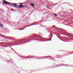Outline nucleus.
Returning a JSON list of instances; mask_svg holds the SVG:
<instances>
[{"label": "nucleus", "instance_id": "nucleus-1", "mask_svg": "<svg viewBox=\"0 0 73 73\" xmlns=\"http://www.w3.org/2000/svg\"><path fill=\"white\" fill-rule=\"evenodd\" d=\"M3 3L4 4H11V3L7 2L6 1H3Z\"/></svg>", "mask_w": 73, "mask_h": 73}, {"label": "nucleus", "instance_id": "nucleus-2", "mask_svg": "<svg viewBox=\"0 0 73 73\" xmlns=\"http://www.w3.org/2000/svg\"><path fill=\"white\" fill-rule=\"evenodd\" d=\"M24 7V5H21L18 6V8H23V7Z\"/></svg>", "mask_w": 73, "mask_h": 73}, {"label": "nucleus", "instance_id": "nucleus-3", "mask_svg": "<svg viewBox=\"0 0 73 73\" xmlns=\"http://www.w3.org/2000/svg\"><path fill=\"white\" fill-rule=\"evenodd\" d=\"M30 5L31 6H33V7H35V5L32 3H31Z\"/></svg>", "mask_w": 73, "mask_h": 73}, {"label": "nucleus", "instance_id": "nucleus-4", "mask_svg": "<svg viewBox=\"0 0 73 73\" xmlns=\"http://www.w3.org/2000/svg\"><path fill=\"white\" fill-rule=\"evenodd\" d=\"M13 4H14V6H16V7H17V4L14 3Z\"/></svg>", "mask_w": 73, "mask_h": 73}, {"label": "nucleus", "instance_id": "nucleus-5", "mask_svg": "<svg viewBox=\"0 0 73 73\" xmlns=\"http://www.w3.org/2000/svg\"><path fill=\"white\" fill-rule=\"evenodd\" d=\"M59 65H60L59 64H58V65H55V66H56V67H59Z\"/></svg>", "mask_w": 73, "mask_h": 73}, {"label": "nucleus", "instance_id": "nucleus-6", "mask_svg": "<svg viewBox=\"0 0 73 73\" xmlns=\"http://www.w3.org/2000/svg\"><path fill=\"white\" fill-rule=\"evenodd\" d=\"M0 26L1 27H3V25L1 24H0Z\"/></svg>", "mask_w": 73, "mask_h": 73}, {"label": "nucleus", "instance_id": "nucleus-7", "mask_svg": "<svg viewBox=\"0 0 73 73\" xmlns=\"http://www.w3.org/2000/svg\"><path fill=\"white\" fill-rule=\"evenodd\" d=\"M32 57H33V58H32ZM34 56H31V57H30V58H32V59H33V58H34Z\"/></svg>", "mask_w": 73, "mask_h": 73}, {"label": "nucleus", "instance_id": "nucleus-8", "mask_svg": "<svg viewBox=\"0 0 73 73\" xmlns=\"http://www.w3.org/2000/svg\"><path fill=\"white\" fill-rule=\"evenodd\" d=\"M54 16H57V14H55L54 15Z\"/></svg>", "mask_w": 73, "mask_h": 73}, {"label": "nucleus", "instance_id": "nucleus-9", "mask_svg": "<svg viewBox=\"0 0 73 73\" xmlns=\"http://www.w3.org/2000/svg\"><path fill=\"white\" fill-rule=\"evenodd\" d=\"M51 36H51V37H52V36H53V35H52V34H51Z\"/></svg>", "mask_w": 73, "mask_h": 73}, {"label": "nucleus", "instance_id": "nucleus-10", "mask_svg": "<svg viewBox=\"0 0 73 73\" xmlns=\"http://www.w3.org/2000/svg\"><path fill=\"white\" fill-rule=\"evenodd\" d=\"M50 40H51V38H50Z\"/></svg>", "mask_w": 73, "mask_h": 73}, {"label": "nucleus", "instance_id": "nucleus-11", "mask_svg": "<svg viewBox=\"0 0 73 73\" xmlns=\"http://www.w3.org/2000/svg\"><path fill=\"white\" fill-rule=\"evenodd\" d=\"M69 35H71V34H69Z\"/></svg>", "mask_w": 73, "mask_h": 73}, {"label": "nucleus", "instance_id": "nucleus-12", "mask_svg": "<svg viewBox=\"0 0 73 73\" xmlns=\"http://www.w3.org/2000/svg\"><path fill=\"white\" fill-rule=\"evenodd\" d=\"M30 58V57L28 58Z\"/></svg>", "mask_w": 73, "mask_h": 73}, {"label": "nucleus", "instance_id": "nucleus-13", "mask_svg": "<svg viewBox=\"0 0 73 73\" xmlns=\"http://www.w3.org/2000/svg\"><path fill=\"white\" fill-rule=\"evenodd\" d=\"M21 4V3H19L20 4Z\"/></svg>", "mask_w": 73, "mask_h": 73}]
</instances>
